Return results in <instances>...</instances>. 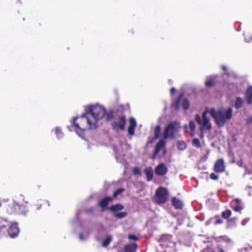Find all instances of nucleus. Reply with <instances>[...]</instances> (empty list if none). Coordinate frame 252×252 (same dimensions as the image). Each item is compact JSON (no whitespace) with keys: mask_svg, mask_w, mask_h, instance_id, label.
Listing matches in <instances>:
<instances>
[{"mask_svg":"<svg viewBox=\"0 0 252 252\" xmlns=\"http://www.w3.org/2000/svg\"><path fill=\"white\" fill-rule=\"evenodd\" d=\"M211 116L215 119L217 126L220 127L223 126L227 120L231 119L232 116V109L228 108L226 111L219 110L216 111L214 108H211L209 110Z\"/></svg>","mask_w":252,"mask_h":252,"instance_id":"nucleus-1","label":"nucleus"},{"mask_svg":"<svg viewBox=\"0 0 252 252\" xmlns=\"http://www.w3.org/2000/svg\"><path fill=\"white\" fill-rule=\"evenodd\" d=\"M73 124L77 129L81 131L96 128L95 124L90 120L86 112L80 117L74 118Z\"/></svg>","mask_w":252,"mask_h":252,"instance_id":"nucleus-2","label":"nucleus"},{"mask_svg":"<svg viewBox=\"0 0 252 252\" xmlns=\"http://www.w3.org/2000/svg\"><path fill=\"white\" fill-rule=\"evenodd\" d=\"M181 128V124L177 121H171L166 126L164 131V138H176Z\"/></svg>","mask_w":252,"mask_h":252,"instance_id":"nucleus-3","label":"nucleus"},{"mask_svg":"<svg viewBox=\"0 0 252 252\" xmlns=\"http://www.w3.org/2000/svg\"><path fill=\"white\" fill-rule=\"evenodd\" d=\"M87 115H91L94 119L93 124L96 125L97 122L101 120L106 114V109L100 105H93L89 107V110L87 111Z\"/></svg>","mask_w":252,"mask_h":252,"instance_id":"nucleus-4","label":"nucleus"},{"mask_svg":"<svg viewBox=\"0 0 252 252\" xmlns=\"http://www.w3.org/2000/svg\"><path fill=\"white\" fill-rule=\"evenodd\" d=\"M209 113V111L206 109L204 111L202 115L203 121L202 122L200 115L198 114L195 115L194 119L198 124L201 125V126L200 127L201 131L206 129L209 130L211 128V124L210 122V119L207 117V114Z\"/></svg>","mask_w":252,"mask_h":252,"instance_id":"nucleus-5","label":"nucleus"},{"mask_svg":"<svg viewBox=\"0 0 252 252\" xmlns=\"http://www.w3.org/2000/svg\"><path fill=\"white\" fill-rule=\"evenodd\" d=\"M168 192L166 189L160 187L156 191L154 201L158 204L160 205L165 203L168 200Z\"/></svg>","mask_w":252,"mask_h":252,"instance_id":"nucleus-6","label":"nucleus"},{"mask_svg":"<svg viewBox=\"0 0 252 252\" xmlns=\"http://www.w3.org/2000/svg\"><path fill=\"white\" fill-rule=\"evenodd\" d=\"M126 122V115L125 114H122L119 116L118 121L111 122V126L112 129L115 130L124 131L125 129Z\"/></svg>","mask_w":252,"mask_h":252,"instance_id":"nucleus-7","label":"nucleus"},{"mask_svg":"<svg viewBox=\"0 0 252 252\" xmlns=\"http://www.w3.org/2000/svg\"><path fill=\"white\" fill-rule=\"evenodd\" d=\"M9 207L10 208H14V210L12 209L11 210H9L7 209V212L9 214H14L16 213V211L17 210H19L18 213L26 215L27 211L26 210V207L25 205H19L17 203H14L12 204V205H9Z\"/></svg>","mask_w":252,"mask_h":252,"instance_id":"nucleus-8","label":"nucleus"},{"mask_svg":"<svg viewBox=\"0 0 252 252\" xmlns=\"http://www.w3.org/2000/svg\"><path fill=\"white\" fill-rule=\"evenodd\" d=\"M213 170L215 172L218 173L224 172L225 166L223 158H220L216 161L214 165Z\"/></svg>","mask_w":252,"mask_h":252,"instance_id":"nucleus-9","label":"nucleus"},{"mask_svg":"<svg viewBox=\"0 0 252 252\" xmlns=\"http://www.w3.org/2000/svg\"><path fill=\"white\" fill-rule=\"evenodd\" d=\"M168 172V168L164 163H161L155 168V173L160 176H164Z\"/></svg>","mask_w":252,"mask_h":252,"instance_id":"nucleus-10","label":"nucleus"},{"mask_svg":"<svg viewBox=\"0 0 252 252\" xmlns=\"http://www.w3.org/2000/svg\"><path fill=\"white\" fill-rule=\"evenodd\" d=\"M165 141L162 139H160L156 144L155 150L152 156V158L154 159L156 158L157 155L160 151L161 149L165 147Z\"/></svg>","mask_w":252,"mask_h":252,"instance_id":"nucleus-11","label":"nucleus"},{"mask_svg":"<svg viewBox=\"0 0 252 252\" xmlns=\"http://www.w3.org/2000/svg\"><path fill=\"white\" fill-rule=\"evenodd\" d=\"M19 233V229L18 224L16 223H12L8 229V234L11 238H14L17 237Z\"/></svg>","mask_w":252,"mask_h":252,"instance_id":"nucleus-12","label":"nucleus"},{"mask_svg":"<svg viewBox=\"0 0 252 252\" xmlns=\"http://www.w3.org/2000/svg\"><path fill=\"white\" fill-rule=\"evenodd\" d=\"M113 201V199L111 196H106L102 198L98 203L102 208H106L108 205L109 202H112Z\"/></svg>","mask_w":252,"mask_h":252,"instance_id":"nucleus-13","label":"nucleus"},{"mask_svg":"<svg viewBox=\"0 0 252 252\" xmlns=\"http://www.w3.org/2000/svg\"><path fill=\"white\" fill-rule=\"evenodd\" d=\"M245 98L248 104H250L252 101V86H250L246 90L245 93Z\"/></svg>","mask_w":252,"mask_h":252,"instance_id":"nucleus-14","label":"nucleus"},{"mask_svg":"<svg viewBox=\"0 0 252 252\" xmlns=\"http://www.w3.org/2000/svg\"><path fill=\"white\" fill-rule=\"evenodd\" d=\"M137 248L136 243L127 244L124 247L125 252H135Z\"/></svg>","mask_w":252,"mask_h":252,"instance_id":"nucleus-15","label":"nucleus"},{"mask_svg":"<svg viewBox=\"0 0 252 252\" xmlns=\"http://www.w3.org/2000/svg\"><path fill=\"white\" fill-rule=\"evenodd\" d=\"M172 203L173 206L176 209H180L182 208L183 204L182 201L176 197L172 198Z\"/></svg>","mask_w":252,"mask_h":252,"instance_id":"nucleus-16","label":"nucleus"},{"mask_svg":"<svg viewBox=\"0 0 252 252\" xmlns=\"http://www.w3.org/2000/svg\"><path fill=\"white\" fill-rule=\"evenodd\" d=\"M183 95H184V93H181L179 95V96H178V98L176 99V100L173 103L172 106L176 110H179L180 101H181V100L182 98Z\"/></svg>","mask_w":252,"mask_h":252,"instance_id":"nucleus-17","label":"nucleus"},{"mask_svg":"<svg viewBox=\"0 0 252 252\" xmlns=\"http://www.w3.org/2000/svg\"><path fill=\"white\" fill-rule=\"evenodd\" d=\"M145 173L146 176L147 180L148 181H150L152 180L153 178V170L151 167L148 169L145 170Z\"/></svg>","mask_w":252,"mask_h":252,"instance_id":"nucleus-18","label":"nucleus"},{"mask_svg":"<svg viewBox=\"0 0 252 252\" xmlns=\"http://www.w3.org/2000/svg\"><path fill=\"white\" fill-rule=\"evenodd\" d=\"M123 209H124V206L123 205H122L121 204L113 205L109 208V209L111 211L114 212L115 213H117V212H118V211L123 210Z\"/></svg>","mask_w":252,"mask_h":252,"instance_id":"nucleus-19","label":"nucleus"},{"mask_svg":"<svg viewBox=\"0 0 252 252\" xmlns=\"http://www.w3.org/2000/svg\"><path fill=\"white\" fill-rule=\"evenodd\" d=\"M177 146L178 150L183 151L187 148V145L184 141L179 140L177 143Z\"/></svg>","mask_w":252,"mask_h":252,"instance_id":"nucleus-20","label":"nucleus"},{"mask_svg":"<svg viewBox=\"0 0 252 252\" xmlns=\"http://www.w3.org/2000/svg\"><path fill=\"white\" fill-rule=\"evenodd\" d=\"M238 218L237 217H233L229 218L227 220L228 225L230 227H235L237 226V221Z\"/></svg>","mask_w":252,"mask_h":252,"instance_id":"nucleus-21","label":"nucleus"},{"mask_svg":"<svg viewBox=\"0 0 252 252\" xmlns=\"http://www.w3.org/2000/svg\"><path fill=\"white\" fill-rule=\"evenodd\" d=\"M232 212L230 210L227 209L225 211H223L221 212V215L222 218L224 219L228 220L229 219V217L231 216Z\"/></svg>","mask_w":252,"mask_h":252,"instance_id":"nucleus-22","label":"nucleus"},{"mask_svg":"<svg viewBox=\"0 0 252 252\" xmlns=\"http://www.w3.org/2000/svg\"><path fill=\"white\" fill-rule=\"evenodd\" d=\"M243 101L240 97H237L235 103V107L237 109L241 108L243 106Z\"/></svg>","mask_w":252,"mask_h":252,"instance_id":"nucleus-23","label":"nucleus"},{"mask_svg":"<svg viewBox=\"0 0 252 252\" xmlns=\"http://www.w3.org/2000/svg\"><path fill=\"white\" fill-rule=\"evenodd\" d=\"M161 126L160 125L157 126L154 129V137L155 138H158L161 132Z\"/></svg>","mask_w":252,"mask_h":252,"instance_id":"nucleus-24","label":"nucleus"},{"mask_svg":"<svg viewBox=\"0 0 252 252\" xmlns=\"http://www.w3.org/2000/svg\"><path fill=\"white\" fill-rule=\"evenodd\" d=\"M106 119L107 121H111L114 118V111L109 110L107 113L106 112Z\"/></svg>","mask_w":252,"mask_h":252,"instance_id":"nucleus-25","label":"nucleus"},{"mask_svg":"<svg viewBox=\"0 0 252 252\" xmlns=\"http://www.w3.org/2000/svg\"><path fill=\"white\" fill-rule=\"evenodd\" d=\"M190 106V103L188 98L184 99L182 102V107L183 109L185 110H187L189 109Z\"/></svg>","mask_w":252,"mask_h":252,"instance_id":"nucleus-26","label":"nucleus"},{"mask_svg":"<svg viewBox=\"0 0 252 252\" xmlns=\"http://www.w3.org/2000/svg\"><path fill=\"white\" fill-rule=\"evenodd\" d=\"M125 190L124 188H119L117 189L113 194V198H116L118 195L122 194L123 192H124Z\"/></svg>","mask_w":252,"mask_h":252,"instance_id":"nucleus-27","label":"nucleus"},{"mask_svg":"<svg viewBox=\"0 0 252 252\" xmlns=\"http://www.w3.org/2000/svg\"><path fill=\"white\" fill-rule=\"evenodd\" d=\"M127 215L126 212H121L114 213V216L117 219H123L125 218Z\"/></svg>","mask_w":252,"mask_h":252,"instance_id":"nucleus-28","label":"nucleus"},{"mask_svg":"<svg viewBox=\"0 0 252 252\" xmlns=\"http://www.w3.org/2000/svg\"><path fill=\"white\" fill-rule=\"evenodd\" d=\"M192 144L193 146H195V147L197 148H200L201 147V144L200 143V140L197 138H193L192 141Z\"/></svg>","mask_w":252,"mask_h":252,"instance_id":"nucleus-29","label":"nucleus"},{"mask_svg":"<svg viewBox=\"0 0 252 252\" xmlns=\"http://www.w3.org/2000/svg\"><path fill=\"white\" fill-rule=\"evenodd\" d=\"M112 241V238L110 236H108L102 242V246L103 247H107L109 245Z\"/></svg>","mask_w":252,"mask_h":252,"instance_id":"nucleus-30","label":"nucleus"},{"mask_svg":"<svg viewBox=\"0 0 252 252\" xmlns=\"http://www.w3.org/2000/svg\"><path fill=\"white\" fill-rule=\"evenodd\" d=\"M234 204H230L231 208L232 209L233 211L236 212L240 213L241 211L243 209L244 207L242 206H233Z\"/></svg>","mask_w":252,"mask_h":252,"instance_id":"nucleus-31","label":"nucleus"},{"mask_svg":"<svg viewBox=\"0 0 252 252\" xmlns=\"http://www.w3.org/2000/svg\"><path fill=\"white\" fill-rule=\"evenodd\" d=\"M55 133L58 138H61L63 135V133L61 131V129L59 127L56 128Z\"/></svg>","mask_w":252,"mask_h":252,"instance_id":"nucleus-32","label":"nucleus"},{"mask_svg":"<svg viewBox=\"0 0 252 252\" xmlns=\"http://www.w3.org/2000/svg\"><path fill=\"white\" fill-rule=\"evenodd\" d=\"M205 85L209 88H211L213 87L215 84L212 79H209L205 82Z\"/></svg>","mask_w":252,"mask_h":252,"instance_id":"nucleus-33","label":"nucleus"},{"mask_svg":"<svg viewBox=\"0 0 252 252\" xmlns=\"http://www.w3.org/2000/svg\"><path fill=\"white\" fill-rule=\"evenodd\" d=\"M135 127H133L132 126H129L128 127V133L130 135H133L134 134V129Z\"/></svg>","mask_w":252,"mask_h":252,"instance_id":"nucleus-34","label":"nucleus"},{"mask_svg":"<svg viewBox=\"0 0 252 252\" xmlns=\"http://www.w3.org/2000/svg\"><path fill=\"white\" fill-rule=\"evenodd\" d=\"M189 127L190 130H195L196 128V125L193 121H190L189 122Z\"/></svg>","mask_w":252,"mask_h":252,"instance_id":"nucleus-35","label":"nucleus"},{"mask_svg":"<svg viewBox=\"0 0 252 252\" xmlns=\"http://www.w3.org/2000/svg\"><path fill=\"white\" fill-rule=\"evenodd\" d=\"M215 218L217 219L216 221L214 222V224L215 225H218L223 223V220L220 218L219 216H216Z\"/></svg>","mask_w":252,"mask_h":252,"instance_id":"nucleus-36","label":"nucleus"},{"mask_svg":"<svg viewBox=\"0 0 252 252\" xmlns=\"http://www.w3.org/2000/svg\"><path fill=\"white\" fill-rule=\"evenodd\" d=\"M129 122L130 126H132L133 127L136 126V122L134 118H130Z\"/></svg>","mask_w":252,"mask_h":252,"instance_id":"nucleus-37","label":"nucleus"},{"mask_svg":"<svg viewBox=\"0 0 252 252\" xmlns=\"http://www.w3.org/2000/svg\"><path fill=\"white\" fill-rule=\"evenodd\" d=\"M230 204H238V205H242L241 204V200L239 198H235L233 200H232Z\"/></svg>","mask_w":252,"mask_h":252,"instance_id":"nucleus-38","label":"nucleus"},{"mask_svg":"<svg viewBox=\"0 0 252 252\" xmlns=\"http://www.w3.org/2000/svg\"><path fill=\"white\" fill-rule=\"evenodd\" d=\"M210 178L213 180H218L219 179V176L214 173H211L210 175Z\"/></svg>","mask_w":252,"mask_h":252,"instance_id":"nucleus-39","label":"nucleus"},{"mask_svg":"<svg viewBox=\"0 0 252 252\" xmlns=\"http://www.w3.org/2000/svg\"><path fill=\"white\" fill-rule=\"evenodd\" d=\"M158 138H155V137L154 136L153 138L149 137L148 139V140L147 142L146 146H148L150 144L153 143L156 140H157Z\"/></svg>","mask_w":252,"mask_h":252,"instance_id":"nucleus-40","label":"nucleus"},{"mask_svg":"<svg viewBox=\"0 0 252 252\" xmlns=\"http://www.w3.org/2000/svg\"><path fill=\"white\" fill-rule=\"evenodd\" d=\"M245 39L247 42H249L252 40V35L250 34H247L245 35Z\"/></svg>","mask_w":252,"mask_h":252,"instance_id":"nucleus-41","label":"nucleus"},{"mask_svg":"<svg viewBox=\"0 0 252 252\" xmlns=\"http://www.w3.org/2000/svg\"><path fill=\"white\" fill-rule=\"evenodd\" d=\"M128 238L133 241H137L138 240V238L136 235L132 234L129 235L128 236Z\"/></svg>","mask_w":252,"mask_h":252,"instance_id":"nucleus-42","label":"nucleus"},{"mask_svg":"<svg viewBox=\"0 0 252 252\" xmlns=\"http://www.w3.org/2000/svg\"><path fill=\"white\" fill-rule=\"evenodd\" d=\"M133 172L134 174H139L140 173V171L138 167H135L133 169Z\"/></svg>","mask_w":252,"mask_h":252,"instance_id":"nucleus-43","label":"nucleus"},{"mask_svg":"<svg viewBox=\"0 0 252 252\" xmlns=\"http://www.w3.org/2000/svg\"><path fill=\"white\" fill-rule=\"evenodd\" d=\"M195 130H190V135L191 136V137H194L195 136Z\"/></svg>","mask_w":252,"mask_h":252,"instance_id":"nucleus-44","label":"nucleus"},{"mask_svg":"<svg viewBox=\"0 0 252 252\" xmlns=\"http://www.w3.org/2000/svg\"><path fill=\"white\" fill-rule=\"evenodd\" d=\"M221 68L224 72H226L227 71V68L226 66H225V65H221Z\"/></svg>","mask_w":252,"mask_h":252,"instance_id":"nucleus-45","label":"nucleus"},{"mask_svg":"<svg viewBox=\"0 0 252 252\" xmlns=\"http://www.w3.org/2000/svg\"><path fill=\"white\" fill-rule=\"evenodd\" d=\"M175 91H176V89H175V88L174 87L171 88V89H170V93H171V94H173L174 93V92H175Z\"/></svg>","mask_w":252,"mask_h":252,"instance_id":"nucleus-46","label":"nucleus"},{"mask_svg":"<svg viewBox=\"0 0 252 252\" xmlns=\"http://www.w3.org/2000/svg\"><path fill=\"white\" fill-rule=\"evenodd\" d=\"M247 220H243L242 222H241V224L242 225H245L247 223Z\"/></svg>","mask_w":252,"mask_h":252,"instance_id":"nucleus-47","label":"nucleus"},{"mask_svg":"<svg viewBox=\"0 0 252 252\" xmlns=\"http://www.w3.org/2000/svg\"><path fill=\"white\" fill-rule=\"evenodd\" d=\"M35 207H36V210H39V209H40L41 208V204L36 205Z\"/></svg>","mask_w":252,"mask_h":252,"instance_id":"nucleus-48","label":"nucleus"},{"mask_svg":"<svg viewBox=\"0 0 252 252\" xmlns=\"http://www.w3.org/2000/svg\"><path fill=\"white\" fill-rule=\"evenodd\" d=\"M184 130L185 131V132H187L188 131V126L187 125H186L184 127Z\"/></svg>","mask_w":252,"mask_h":252,"instance_id":"nucleus-49","label":"nucleus"},{"mask_svg":"<svg viewBox=\"0 0 252 252\" xmlns=\"http://www.w3.org/2000/svg\"><path fill=\"white\" fill-rule=\"evenodd\" d=\"M5 226L4 225H2L0 226V228H5Z\"/></svg>","mask_w":252,"mask_h":252,"instance_id":"nucleus-50","label":"nucleus"},{"mask_svg":"<svg viewBox=\"0 0 252 252\" xmlns=\"http://www.w3.org/2000/svg\"><path fill=\"white\" fill-rule=\"evenodd\" d=\"M200 137L201 138H203V133H201L200 135Z\"/></svg>","mask_w":252,"mask_h":252,"instance_id":"nucleus-51","label":"nucleus"},{"mask_svg":"<svg viewBox=\"0 0 252 252\" xmlns=\"http://www.w3.org/2000/svg\"><path fill=\"white\" fill-rule=\"evenodd\" d=\"M220 252H224V250L221 248L220 249Z\"/></svg>","mask_w":252,"mask_h":252,"instance_id":"nucleus-52","label":"nucleus"},{"mask_svg":"<svg viewBox=\"0 0 252 252\" xmlns=\"http://www.w3.org/2000/svg\"><path fill=\"white\" fill-rule=\"evenodd\" d=\"M166 153V150L165 149H164L163 155H165Z\"/></svg>","mask_w":252,"mask_h":252,"instance_id":"nucleus-53","label":"nucleus"},{"mask_svg":"<svg viewBox=\"0 0 252 252\" xmlns=\"http://www.w3.org/2000/svg\"><path fill=\"white\" fill-rule=\"evenodd\" d=\"M242 205H238V204H234L233 206H242Z\"/></svg>","mask_w":252,"mask_h":252,"instance_id":"nucleus-54","label":"nucleus"},{"mask_svg":"<svg viewBox=\"0 0 252 252\" xmlns=\"http://www.w3.org/2000/svg\"><path fill=\"white\" fill-rule=\"evenodd\" d=\"M252 121V118L251 119V120H250V122H249V123H251V122Z\"/></svg>","mask_w":252,"mask_h":252,"instance_id":"nucleus-55","label":"nucleus"},{"mask_svg":"<svg viewBox=\"0 0 252 252\" xmlns=\"http://www.w3.org/2000/svg\"><path fill=\"white\" fill-rule=\"evenodd\" d=\"M223 237H224V236H221L220 237V238L222 239Z\"/></svg>","mask_w":252,"mask_h":252,"instance_id":"nucleus-56","label":"nucleus"},{"mask_svg":"<svg viewBox=\"0 0 252 252\" xmlns=\"http://www.w3.org/2000/svg\"><path fill=\"white\" fill-rule=\"evenodd\" d=\"M1 203L0 202V207H1Z\"/></svg>","mask_w":252,"mask_h":252,"instance_id":"nucleus-57","label":"nucleus"}]
</instances>
